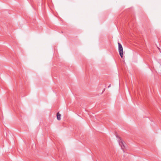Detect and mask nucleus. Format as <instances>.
Listing matches in <instances>:
<instances>
[{
	"label": "nucleus",
	"instance_id": "nucleus-4",
	"mask_svg": "<svg viewBox=\"0 0 161 161\" xmlns=\"http://www.w3.org/2000/svg\"><path fill=\"white\" fill-rule=\"evenodd\" d=\"M110 86H111V85H110H110H109V86H108V88H109V87H110Z\"/></svg>",
	"mask_w": 161,
	"mask_h": 161
},
{
	"label": "nucleus",
	"instance_id": "nucleus-2",
	"mask_svg": "<svg viewBox=\"0 0 161 161\" xmlns=\"http://www.w3.org/2000/svg\"><path fill=\"white\" fill-rule=\"evenodd\" d=\"M119 144L121 146L122 149L124 150L125 147V142L121 140L120 141H119Z\"/></svg>",
	"mask_w": 161,
	"mask_h": 161
},
{
	"label": "nucleus",
	"instance_id": "nucleus-3",
	"mask_svg": "<svg viewBox=\"0 0 161 161\" xmlns=\"http://www.w3.org/2000/svg\"><path fill=\"white\" fill-rule=\"evenodd\" d=\"M61 116V114H59L58 113L57 114V119L58 120H60V119H61V118H60Z\"/></svg>",
	"mask_w": 161,
	"mask_h": 161
},
{
	"label": "nucleus",
	"instance_id": "nucleus-1",
	"mask_svg": "<svg viewBox=\"0 0 161 161\" xmlns=\"http://www.w3.org/2000/svg\"><path fill=\"white\" fill-rule=\"evenodd\" d=\"M118 44L119 45V54L121 58H122L123 56V47L122 45L120 43L118 42Z\"/></svg>",
	"mask_w": 161,
	"mask_h": 161
}]
</instances>
